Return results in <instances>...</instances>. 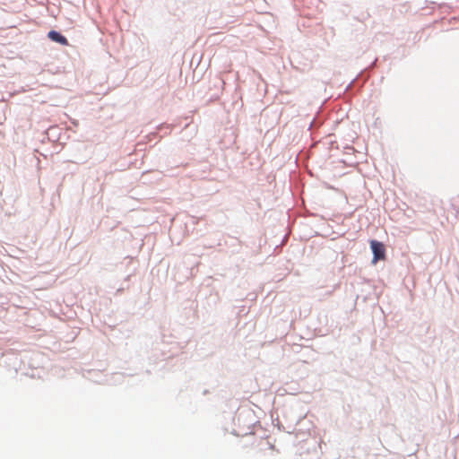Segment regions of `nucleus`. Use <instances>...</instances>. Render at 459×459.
Segmentation results:
<instances>
[{
  "mask_svg": "<svg viewBox=\"0 0 459 459\" xmlns=\"http://www.w3.org/2000/svg\"><path fill=\"white\" fill-rule=\"evenodd\" d=\"M195 255L203 256L204 254H194Z\"/></svg>",
  "mask_w": 459,
  "mask_h": 459,
  "instance_id": "7",
  "label": "nucleus"
},
{
  "mask_svg": "<svg viewBox=\"0 0 459 459\" xmlns=\"http://www.w3.org/2000/svg\"><path fill=\"white\" fill-rule=\"evenodd\" d=\"M377 261H378V260L374 259V260H373V264H376Z\"/></svg>",
  "mask_w": 459,
  "mask_h": 459,
  "instance_id": "8",
  "label": "nucleus"
},
{
  "mask_svg": "<svg viewBox=\"0 0 459 459\" xmlns=\"http://www.w3.org/2000/svg\"><path fill=\"white\" fill-rule=\"evenodd\" d=\"M124 258L129 259V258H135V257H134V256H133V255H126Z\"/></svg>",
  "mask_w": 459,
  "mask_h": 459,
  "instance_id": "6",
  "label": "nucleus"
},
{
  "mask_svg": "<svg viewBox=\"0 0 459 459\" xmlns=\"http://www.w3.org/2000/svg\"><path fill=\"white\" fill-rule=\"evenodd\" d=\"M48 39L55 43H58L61 46H68L69 41L67 38L62 34L61 31L56 30H50L47 35Z\"/></svg>",
  "mask_w": 459,
  "mask_h": 459,
  "instance_id": "2",
  "label": "nucleus"
},
{
  "mask_svg": "<svg viewBox=\"0 0 459 459\" xmlns=\"http://www.w3.org/2000/svg\"><path fill=\"white\" fill-rule=\"evenodd\" d=\"M157 130L158 132L151 134L150 136L156 137L160 133H163V135L168 134L170 133L171 127L169 125L162 124L158 126Z\"/></svg>",
  "mask_w": 459,
  "mask_h": 459,
  "instance_id": "3",
  "label": "nucleus"
},
{
  "mask_svg": "<svg viewBox=\"0 0 459 459\" xmlns=\"http://www.w3.org/2000/svg\"><path fill=\"white\" fill-rule=\"evenodd\" d=\"M355 81L356 80H352L351 82V83L347 86L346 91H352L354 88H356L355 92H358L361 90V88L363 87V83L358 84Z\"/></svg>",
  "mask_w": 459,
  "mask_h": 459,
  "instance_id": "4",
  "label": "nucleus"
},
{
  "mask_svg": "<svg viewBox=\"0 0 459 459\" xmlns=\"http://www.w3.org/2000/svg\"><path fill=\"white\" fill-rule=\"evenodd\" d=\"M369 247L373 255L372 258H386V247L384 242L377 239H370Z\"/></svg>",
  "mask_w": 459,
  "mask_h": 459,
  "instance_id": "1",
  "label": "nucleus"
},
{
  "mask_svg": "<svg viewBox=\"0 0 459 459\" xmlns=\"http://www.w3.org/2000/svg\"><path fill=\"white\" fill-rule=\"evenodd\" d=\"M195 223H196V221H195V218L189 217L188 221L185 222L186 230L188 231L189 228H191V230H194Z\"/></svg>",
  "mask_w": 459,
  "mask_h": 459,
  "instance_id": "5",
  "label": "nucleus"
}]
</instances>
